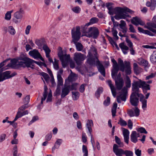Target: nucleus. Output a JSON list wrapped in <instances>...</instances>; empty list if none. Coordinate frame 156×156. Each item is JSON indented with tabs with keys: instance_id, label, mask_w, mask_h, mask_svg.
Segmentation results:
<instances>
[{
	"instance_id": "1",
	"label": "nucleus",
	"mask_w": 156,
	"mask_h": 156,
	"mask_svg": "<svg viewBox=\"0 0 156 156\" xmlns=\"http://www.w3.org/2000/svg\"><path fill=\"white\" fill-rule=\"evenodd\" d=\"M118 64L114 59H112L113 63V69L112 71V76L113 78L115 76L119 70L122 72H125L126 75H130L131 73L130 63L129 62L125 61L124 63L120 58L118 60Z\"/></svg>"
},
{
	"instance_id": "2",
	"label": "nucleus",
	"mask_w": 156,
	"mask_h": 156,
	"mask_svg": "<svg viewBox=\"0 0 156 156\" xmlns=\"http://www.w3.org/2000/svg\"><path fill=\"white\" fill-rule=\"evenodd\" d=\"M112 3H107L106 4V6L108 10V13L110 14H112L114 12H115L116 15L114 16V17L116 20L125 19L127 17H130V16H129L127 12H129L131 13L133 12L132 10L127 7L122 8L117 7L114 9L112 6Z\"/></svg>"
},
{
	"instance_id": "3",
	"label": "nucleus",
	"mask_w": 156,
	"mask_h": 156,
	"mask_svg": "<svg viewBox=\"0 0 156 156\" xmlns=\"http://www.w3.org/2000/svg\"><path fill=\"white\" fill-rule=\"evenodd\" d=\"M33 61L34 60L25 56H20L12 59L11 62L13 67L25 68L31 67Z\"/></svg>"
},
{
	"instance_id": "4",
	"label": "nucleus",
	"mask_w": 156,
	"mask_h": 156,
	"mask_svg": "<svg viewBox=\"0 0 156 156\" xmlns=\"http://www.w3.org/2000/svg\"><path fill=\"white\" fill-rule=\"evenodd\" d=\"M126 76L124 79L126 86L123 87L122 89L120 92V94L116 97L117 101L119 103H121V101H126L127 95V88H130L131 86V80L128 76V75H126Z\"/></svg>"
},
{
	"instance_id": "5",
	"label": "nucleus",
	"mask_w": 156,
	"mask_h": 156,
	"mask_svg": "<svg viewBox=\"0 0 156 156\" xmlns=\"http://www.w3.org/2000/svg\"><path fill=\"white\" fill-rule=\"evenodd\" d=\"M144 28L148 30H145L142 28L138 27V30L140 33L148 35L151 36H154L155 35L152 33V30L156 29V15L154 16L152 19V22H147L144 26Z\"/></svg>"
},
{
	"instance_id": "6",
	"label": "nucleus",
	"mask_w": 156,
	"mask_h": 156,
	"mask_svg": "<svg viewBox=\"0 0 156 156\" xmlns=\"http://www.w3.org/2000/svg\"><path fill=\"white\" fill-rule=\"evenodd\" d=\"M113 151L117 156H122L124 154L126 156H133V152L130 150H124L122 149L118 148L117 145L115 144L113 146Z\"/></svg>"
},
{
	"instance_id": "7",
	"label": "nucleus",
	"mask_w": 156,
	"mask_h": 156,
	"mask_svg": "<svg viewBox=\"0 0 156 156\" xmlns=\"http://www.w3.org/2000/svg\"><path fill=\"white\" fill-rule=\"evenodd\" d=\"M86 33L87 34L85 35L86 37H92L94 39L97 38L99 34L98 30L95 27H90Z\"/></svg>"
},
{
	"instance_id": "8",
	"label": "nucleus",
	"mask_w": 156,
	"mask_h": 156,
	"mask_svg": "<svg viewBox=\"0 0 156 156\" xmlns=\"http://www.w3.org/2000/svg\"><path fill=\"white\" fill-rule=\"evenodd\" d=\"M72 41L75 44L79 40L80 37L81 33L80 32V28L79 26L76 27V30H75L74 28L71 31Z\"/></svg>"
},
{
	"instance_id": "9",
	"label": "nucleus",
	"mask_w": 156,
	"mask_h": 156,
	"mask_svg": "<svg viewBox=\"0 0 156 156\" xmlns=\"http://www.w3.org/2000/svg\"><path fill=\"white\" fill-rule=\"evenodd\" d=\"M144 82L141 80L138 81L134 80L132 83V90L133 91V92L138 95V93H140L139 88L142 87Z\"/></svg>"
},
{
	"instance_id": "10",
	"label": "nucleus",
	"mask_w": 156,
	"mask_h": 156,
	"mask_svg": "<svg viewBox=\"0 0 156 156\" xmlns=\"http://www.w3.org/2000/svg\"><path fill=\"white\" fill-rule=\"evenodd\" d=\"M142 94L140 93H138L137 95L134 92H133L130 95V102L131 105L135 107H137L138 103L139 102V99L136 96L138 97H141Z\"/></svg>"
},
{
	"instance_id": "11",
	"label": "nucleus",
	"mask_w": 156,
	"mask_h": 156,
	"mask_svg": "<svg viewBox=\"0 0 156 156\" xmlns=\"http://www.w3.org/2000/svg\"><path fill=\"white\" fill-rule=\"evenodd\" d=\"M92 51L93 52V54L95 55L94 56L90 52H89L88 55L89 57L87 60V63L91 65L95 64V59L97 60H98L95 55L97 53L96 48L94 47H93L92 48Z\"/></svg>"
},
{
	"instance_id": "12",
	"label": "nucleus",
	"mask_w": 156,
	"mask_h": 156,
	"mask_svg": "<svg viewBox=\"0 0 156 156\" xmlns=\"http://www.w3.org/2000/svg\"><path fill=\"white\" fill-rule=\"evenodd\" d=\"M127 113L130 117H138L140 114V110L137 107L127 110Z\"/></svg>"
},
{
	"instance_id": "13",
	"label": "nucleus",
	"mask_w": 156,
	"mask_h": 156,
	"mask_svg": "<svg viewBox=\"0 0 156 156\" xmlns=\"http://www.w3.org/2000/svg\"><path fill=\"white\" fill-rule=\"evenodd\" d=\"M29 54L35 59H40L43 61L44 60L38 51L36 49L30 51L29 52Z\"/></svg>"
},
{
	"instance_id": "14",
	"label": "nucleus",
	"mask_w": 156,
	"mask_h": 156,
	"mask_svg": "<svg viewBox=\"0 0 156 156\" xmlns=\"http://www.w3.org/2000/svg\"><path fill=\"white\" fill-rule=\"evenodd\" d=\"M85 59L83 55L80 53L76 52L74 55V59L78 65H80L81 62Z\"/></svg>"
},
{
	"instance_id": "15",
	"label": "nucleus",
	"mask_w": 156,
	"mask_h": 156,
	"mask_svg": "<svg viewBox=\"0 0 156 156\" xmlns=\"http://www.w3.org/2000/svg\"><path fill=\"white\" fill-rule=\"evenodd\" d=\"M142 87L144 94H146L145 95L146 99H148L150 94V92L147 93V90H150L151 89L150 85L144 81Z\"/></svg>"
},
{
	"instance_id": "16",
	"label": "nucleus",
	"mask_w": 156,
	"mask_h": 156,
	"mask_svg": "<svg viewBox=\"0 0 156 156\" xmlns=\"http://www.w3.org/2000/svg\"><path fill=\"white\" fill-rule=\"evenodd\" d=\"M131 22L132 24L136 26H137L139 24L141 26L145 25V23L140 18L136 16L133 17L131 20Z\"/></svg>"
},
{
	"instance_id": "17",
	"label": "nucleus",
	"mask_w": 156,
	"mask_h": 156,
	"mask_svg": "<svg viewBox=\"0 0 156 156\" xmlns=\"http://www.w3.org/2000/svg\"><path fill=\"white\" fill-rule=\"evenodd\" d=\"M115 82L117 89L118 90H121L124 85L123 80L121 78H118L115 80Z\"/></svg>"
},
{
	"instance_id": "18",
	"label": "nucleus",
	"mask_w": 156,
	"mask_h": 156,
	"mask_svg": "<svg viewBox=\"0 0 156 156\" xmlns=\"http://www.w3.org/2000/svg\"><path fill=\"white\" fill-rule=\"evenodd\" d=\"M48 90V87H47V86L45 84L44 85V92L43 93V97L41 98V103H40V104H41L42 105L43 101H44L46 99L47 97V100H46L48 102L49 101V94L48 95V96H47L48 94V92L47 91Z\"/></svg>"
},
{
	"instance_id": "19",
	"label": "nucleus",
	"mask_w": 156,
	"mask_h": 156,
	"mask_svg": "<svg viewBox=\"0 0 156 156\" xmlns=\"http://www.w3.org/2000/svg\"><path fill=\"white\" fill-rule=\"evenodd\" d=\"M97 68L99 72L104 77L105 76V69L103 66L100 63L98 60L96 61Z\"/></svg>"
},
{
	"instance_id": "20",
	"label": "nucleus",
	"mask_w": 156,
	"mask_h": 156,
	"mask_svg": "<svg viewBox=\"0 0 156 156\" xmlns=\"http://www.w3.org/2000/svg\"><path fill=\"white\" fill-rule=\"evenodd\" d=\"M70 88V87L69 85L66 86L65 85L64 87L62 89L61 94V98H64L69 94Z\"/></svg>"
},
{
	"instance_id": "21",
	"label": "nucleus",
	"mask_w": 156,
	"mask_h": 156,
	"mask_svg": "<svg viewBox=\"0 0 156 156\" xmlns=\"http://www.w3.org/2000/svg\"><path fill=\"white\" fill-rule=\"evenodd\" d=\"M23 14V10L20 8L19 11H16L14 13V16L16 19L20 20L22 18Z\"/></svg>"
},
{
	"instance_id": "22",
	"label": "nucleus",
	"mask_w": 156,
	"mask_h": 156,
	"mask_svg": "<svg viewBox=\"0 0 156 156\" xmlns=\"http://www.w3.org/2000/svg\"><path fill=\"white\" fill-rule=\"evenodd\" d=\"M129 131L127 129L123 128V134L124 137V140L125 143L128 144L129 140Z\"/></svg>"
},
{
	"instance_id": "23",
	"label": "nucleus",
	"mask_w": 156,
	"mask_h": 156,
	"mask_svg": "<svg viewBox=\"0 0 156 156\" xmlns=\"http://www.w3.org/2000/svg\"><path fill=\"white\" fill-rule=\"evenodd\" d=\"M120 22V23L119 25V27L122 30V33L125 34L127 30V28L126 27V23L123 20H121Z\"/></svg>"
},
{
	"instance_id": "24",
	"label": "nucleus",
	"mask_w": 156,
	"mask_h": 156,
	"mask_svg": "<svg viewBox=\"0 0 156 156\" xmlns=\"http://www.w3.org/2000/svg\"><path fill=\"white\" fill-rule=\"evenodd\" d=\"M119 46L124 54L126 55L128 53L129 48L124 43L122 42L120 43L119 45Z\"/></svg>"
},
{
	"instance_id": "25",
	"label": "nucleus",
	"mask_w": 156,
	"mask_h": 156,
	"mask_svg": "<svg viewBox=\"0 0 156 156\" xmlns=\"http://www.w3.org/2000/svg\"><path fill=\"white\" fill-rule=\"evenodd\" d=\"M107 83L108 84L110 88L113 96L114 97H115L116 94V88H115L113 85L112 83V81L111 80H108L107 81Z\"/></svg>"
},
{
	"instance_id": "26",
	"label": "nucleus",
	"mask_w": 156,
	"mask_h": 156,
	"mask_svg": "<svg viewBox=\"0 0 156 156\" xmlns=\"http://www.w3.org/2000/svg\"><path fill=\"white\" fill-rule=\"evenodd\" d=\"M140 98V101L142 103V108L144 110H146L147 107V100H146V98H144V96L142 94Z\"/></svg>"
},
{
	"instance_id": "27",
	"label": "nucleus",
	"mask_w": 156,
	"mask_h": 156,
	"mask_svg": "<svg viewBox=\"0 0 156 156\" xmlns=\"http://www.w3.org/2000/svg\"><path fill=\"white\" fill-rule=\"evenodd\" d=\"M133 66L134 73L136 74H138L142 71V69L138 66L136 63H134Z\"/></svg>"
},
{
	"instance_id": "28",
	"label": "nucleus",
	"mask_w": 156,
	"mask_h": 156,
	"mask_svg": "<svg viewBox=\"0 0 156 156\" xmlns=\"http://www.w3.org/2000/svg\"><path fill=\"white\" fill-rule=\"evenodd\" d=\"M131 141L134 143H136L138 141L136 135V131H133L130 135Z\"/></svg>"
},
{
	"instance_id": "29",
	"label": "nucleus",
	"mask_w": 156,
	"mask_h": 156,
	"mask_svg": "<svg viewBox=\"0 0 156 156\" xmlns=\"http://www.w3.org/2000/svg\"><path fill=\"white\" fill-rule=\"evenodd\" d=\"M98 21V19L97 17H92L90 20L89 22L85 25L84 27L85 28L86 27H88L90 24L97 23Z\"/></svg>"
},
{
	"instance_id": "30",
	"label": "nucleus",
	"mask_w": 156,
	"mask_h": 156,
	"mask_svg": "<svg viewBox=\"0 0 156 156\" xmlns=\"http://www.w3.org/2000/svg\"><path fill=\"white\" fill-rule=\"evenodd\" d=\"M93 123L92 120H88L86 125V126L88 129L89 133H92V131L91 128L92 126H93Z\"/></svg>"
},
{
	"instance_id": "31",
	"label": "nucleus",
	"mask_w": 156,
	"mask_h": 156,
	"mask_svg": "<svg viewBox=\"0 0 156 156\" xmlns=\"http://www.w3.org/2000/svg\"><path fill=\"white\" fill-rule=\"evenodd\" d=\"M115 139L116 143L118 145H117L118 148H119V147H123L124 144L123 143L121 142L120 139L117 136H115Z\"/></svg>"
},
{
	"instance_id": "32",
	"label": "nucleus",
	"mask_w": 156,
	"mask_h": 156,
	"mask_svg": "<svg viewBox=\"0 0 156 156\" xmlns=\"http://www.w3.org/2000/svg\"><path fill=\"white\" fill-rule=\"evenodd\" d=\"M35 43L39 47L43 46L45 43V41L44 39L37 40L35 41Z\"/></svg>"
},
{
	"instance_id": "33",
	"label": "nucleus",
	"mask_w": 156,
	"mask_h": 156,
	"mask_svg": "<svg viewBox=\"0 0 156 156\" xmlns=\"http://www.w3.org/2000/svg\"><path fill=\"white\" fill-rule=\"evenodd\" d=\"M10 73L11 72L10 71H7L2 73L4 80L10 78Z\"/></svg>"
},
{
	"instance_id": "34",
	"label": "nucleus",
	"mask_w": 156,
	"mask_h": 156,
	"mask_svg": "<svg viewBox=\"0 0 156 156\" xmlns=\"http://www.w3.org/2000/svg\"><path fill=\"white\" fill-rule=\"evenodd\" d=\"M39 74L43 77L45 81L47 83L48 82L49 76L47 73L43 72H41L39 73Z\"/></svg>"
},
{
	"instance_id": "35",
	"label": "nucleus",
	"mask_w": 156,
	"mask_h": 156,
	"mask_svg": "<svg viewBox=\"0 0 156 156\" xmlns=\"http://www.w3.org/2000/svg\"><path fill=\"white\" fill-rule=\"evenodd\" d=\"M57 79L58 80L57 86H60L63 85V81L62 78L60 74H58L57 75Z\"/></svg>"
},
{
	"instance_id": "36",
	"label": "nucleus",
	"mask_w": 156,
	"mask_h": 156,
	"mask_svg": "<svg viewBox=\"0 0 156 156\" xmlns=\"http://www.w3.org/2000/svg\"><path fill=\"white\" fill-rule=\"evenodd\" d=\"M103 91V89L101 87H99L97 90L95 94V96L97 98L99 97L100 95L101 94Z\"/></svg>"
},
{
	"instance_id": "37",
	"label": "nucleus",
	"mask_w": 156,
	"mask_h": 156,
	"mask_svg": "<svg viewBox=\"0 0 156 156\" xmlns=\"http://www.w3.org/2000/svg\"><path fill=\"white\" fill-rule=\"evenodd\" d=\"M43 49L45 52L46 57L49 59V48L45 44L43 46Z\"/></svg>"
},
{
	"instance_id": "38",
	"label": "nucleus",
	"mask_w": 156,
	"mask_h": 156,
	"mask_svg": "<svg viewBox=\"0 0 156 156\" xmlns=\"http://www.w3.org/2000/svg\"><path fill=\"white\" fill-rule=\"evenodd\" d=\"M8 31L12 35H14L16 33V31L12 26H9L8 27Z\"/></svg>"
},
{
	"instance_id": "39",
	"label": "nucleus",
	"mask_w": 156,
	"mask_h": 156,
	"mask_svg": "<svg viewBox=\"0 0 156 156\" xmlns=\"http://www.w3.org/2000/svg\"><path fill=\"white\" fill-rule=\"evenodd\" d=\"M112 32L114 39L116 40H118L119 37L117 35L118 32L116 30L114 29V27L112 28Z\"/></svg>"
},
{
	"instance_id": "40",
	"label": "nucleus",
	"mask_w": 156,
	"mask_h": 156,
	"mask_svg": "<svg viewBox=\"0 0 156 156\" xmlns=\"http://www.w3.org/2000/svg\"><path fill=\"white\" fill-rule=\"evenodd\" d=\"M73 97L74 100H76L78 99L79 98L80 94L77 91L72 92Z\"/></svg>"
},
{
	"instance_id": "41",
	"label": "nucleus",
	"mask_w": 156,
	"mask_h": 156,
	"mask_svg": "<svg viewBox=\"0 0 156 156\" xmlns=\"http://www.w3.org/2000/svg\"><path fill=\"white\" fill-rule=\"evenodd\" d=\"M49 76L51 77V82L52 84V86L54 87L56 85V83H55L54 77L53 76L52 72L51 70L49 69Z\"/></svg>"
},
{
	"instance_id": "42",
	"label": "nucleus",
	"mask_w": 156,
	"mask_h": 156,
	"mask_svg": "<svg viewBox=\"0 0 156 156\" xmlns=\"http://www.w3.org/2000/svg\"><path fill=\"white\" fill-rule=\"evenodd\" d=\"M82 151L84 154L83 156H88V151L87 146L85 145H83L82 147Z\"/></svg>"
},
{
	"instance_id": "43",
	"label": "nucleus",
	"mask_w": 156,
	"mask_h": 156,
	"mask_svg": "<svg viewBox=\"0 0 156 156\" xmlns=\"http://www.w3.org/2000/svg\"><path fill=\"white\" fill-rule=\"evenodd\" d=\"M71 73L69 76L68 77V80L70 81H72L73 80L74 78L76 76L75 74L73 73L71 70H70Z\"/></svg>"
},
{
	"instance_id": "44",
	"label": "nucleus",
	"mask_w": 156,
	"mask_h": 156,
	"mask_svg": "<svg viewBox=\"0 0 156 156\" xmlns=\"http://www.w3.org/2000/svg\"><path fill=\"white\" fill-rule=\"evenodd\" d=\"M72 10L75 13H78L80 12L81 9L79 6H77L73 8Z\"/></svg>"
},
{
	"instance_id": "45",
	"label": "nucleus",
	"mask_w": 156,
	"mask_h": 156,
	"mask_svg": "<svg viewBox=\"0 0 156 156\" xmlns=\"http://www.w3.org/2000/svg\"><path fill=\"white\" fill-rule=\"evenodd\" d=\"M118 123L120 124L122 126H125L127 124V122L121 118H120V120Z\"/></svg>"
},
{
	"instance_id": "46",
	"label": "nucleus",
	"mask_w": 156,
	"mask_h": 156,
	"mask_svg": "<svg viewBox=\"0 0 156 156\" xmlns=\"http://www.w3.org/2000/svg\"><path fill=\"white\" fill-rule=\"evenodd\" d=\"M58 62V60L54 58V62H53V65L54 68L56 70L58 69L59 68Z\"/></svg>"
},
{
	"instance_id": "47",
	"label": "nucleus",
	"mask_w": 156,
	"mask_h": 156,
	"mask_svg": "<svg viewBox=\"0 0 156 156\" xmlns=\"http://www.w3.org/2000/svg\"><path fill=\"white\" fill-rule=\"evenodd\" d=\"M76 49L77 51H81L83 48V46L80 43H77L76 44Z\"/></svg>"
},
{
	"instance_id": "48",
	"label": "nucleus",
	"mask_w": 156,
	"mask_h": 156,
	"mask_svg": "<svg viewBox=\"0 0 156 156\" xmlns=\"http://www.w3.org/2000/svg\"><path fill=\"white\" fill-rule=\"evenodd\" d=\"M137 131L141 133H144L145 134H147V132L146 131L145 129L143 127H140L136 129Z\"/></svg>"
},
{
	"instance_id": "49",
	"label": "nucleus",
	"mask_w": 156,
	"mask_h": 156,
	"mask_svg": "<svg viewBox=\"0 0 156 156\" xmlns=\"http://www.w3.org/2000/svg\"><path fill=\"white\" fill-rule=\"evenodd\" d=\"M62 140L61 139H59L55 143L54 145L55 147L56 148H58L62 143Z\"/></svg>"
},
{
	"instance_id": "50",
	"label": "nucleus",
	"mask_w": 156,
	"mask_h": 156,
	"mask_svg": "<svg viewBox=\"0 0 156 156\" xmlns=\"http://www.w3.org/2000/svg\"><path fill=\"white\" fill-rule=\"evenodd\" d=\"M151 9L152 10H154L155 9L156 4V1L155 0H151Z\"/></svg>"
},
{
	"instance_id": "51",
	"label": "nucleus",
	"mask_w": 156,
	"mask_h": 156,
	"mask_svg": "<svg viewBox=\"0 0 156 156\" xmlns=\"http://www.w3.org/2000/svg\"><path fill=\"white\" fill-rule=\"evenodd\" d=\"M150 61L151 62L153 63H156V56L154 55H152L150 57Z\"/></svg>"
},
{
	"instance_id": "52",
	"label": "nucleus",
	"mask_w": 156,
	"mask_h": 156,
	"mask_svg": "<svg viewBox=\"0 0 156 156\" xmlns=\"http://www.w3.org/2000/svg\"><path fill=\"white\" fill-rule=\"evenodd\" d=\"M110 103V99L109 97H107V99L104 102V104L105 106H108Z\"/></svg>"
},
{
	"instance_id": "53",
	"label": "nucleus",
	"mask_w": 156,
	"mask_h": 156,
	"mask_svg": "<svg viewBox=\"0 0 156 156\" xmlns=\"http://www.w3.org/2000/svg\"><path fill=\"white\" fill-rule=\"evenodd\" d=\"M126 41L127 43V45L130 48L133 47V43L128 38H126Z\"/></svg>"
},
{
	"instance_id": "54",
	"label": "nucleus",
	"mask_w": 156,
	"mask_h": 156,
	"mask_svg": "<svg viewBox=\"0 0 156 156\" xmlns=\"http://www.w3.org/2000/svg\"><path fill=\"white\" fill-rule=\"evenodd\" d=\"M11 17V15L8 12L6 13L5 15V19L7 20H10Z\"/></svg>"
},
{
	"instance_id": "55",
	"label": "nucleus",
	"mask_w": 156,
	"mask_h": 156,
	"mask_svg": "<svg viewBox=\"0 0 156 156\" xmlns=\"http://www.w3.org/2000/svg\"><path fill=\"white\" fill-rule=\"evenodd\" d=\"M156 75V73H152L150 75L147 76L146 77V80H149L150 79L152 78L155 76Z\"/></svg>"
},
{
	"instance_id": "56",
	"label": "nucleus",
	"mask_w": 156,
	"mask_h": 156,
	"mask_svg": "<svg viewBox=\"0 0 156 156\" xmlns=\"http://www.w3.org/2000/svg\"><path fill=\"white\" fill-rule=\"evenodd\" d=\"M6 137V135L5 134L3 133L0 136V143H2L4 141Z\"/></svg>"
},
{
	"instance_id": "57",
	"label": "nucleus",
	"mask_w": 156,
	"mask_h": 156,
	"mask_svg": "<svg viewBox=\"0 0 156 156\" xmlns=\"http://www.w3.org/2000/svg\"><path fill=\"white\" fill-rule=\"evenodd\" d=\"M82 140L83 142L84 143H85L87 141V137L86 134L83 132L82 134Z\"/></svg>"
},
{
	"instance_id": "58",
	"label": "nucleus",
	"mask_w": 156,
	"mask_h": 156,
	"mask_svg": "<svg viewBox=\"0 0 156 156\" xmlns=\"http://www.w3.org/2000/svg\"><path fill=\"white\" fill-rule=\"evenodd\" d=\"M44 2L45 4L44 6V9L46 10H48V6L49 5V0H44Z\"/></svg>"
},
{
	"instance_id": "59",
	"label": "nucleus",
	"mask_w": 156,
	"mask_h": 156,
	"mask_svg": "<svg viewBox=\"0 0 156 156\" xmlns=\"http://www.w3.org/2000/svg\"><path fill=\"white\" fill-rule=\"evenodd\" d=\"M13 150V156H17L18 153L17 146H15Z\"/></svg>"
},
{
	"instance_id": "60",
	"label": "nucleus",
	"mask_w": 156,
	"mask_h": 156,
	"mask_svg": "<svg viewBox=\"0 0 156 156\" xmlns=\"http://www.w3.org/2000/svg\"><path fill=\"white\" fill-rule=\"evenodd\" d=\"M58 55L59 58L60 59L63 58L64 57V55H63V51H58Z\"/></svg>"
},
{
	"instance_id": "61",
	"label": "nucleus",
	"mask_w": 156,
	"mask_h": 156,
	"mask_svg": "<svg viewBox=\"0 0 156 156\" xmlns=\"http://www.w3.org/2000/svg\"><path fill=\"white\" fill-rule=\"evenodd\" d=\"M77 84L76 83H74L72 84L71 87V90H76L77 89Z\"/></svg>"
},
{
	"instance_id": "62",
	"label": "nucleus",
	"mask_w": 156,
	"mask_h": 156,
	"mask_svg": "<svg viewBox=\"0 0 156 156\" xmlns=\"http://www.w3.org/2000/svg\"><path fill=\"white\" fill-rule=\"evenodd\" d=\"M129 30L131 32L133 33H135L136 32V30H135L134 27L132 25L130 24L129 25Z\"/></svg>"
},
{
	"instance_id": "63",
	"label": "nucleus",
	"mask_w": 156,
	"mask_h": 156,
	"mask_svg": "<svg viewBox=\"0 0 156 156\" xmlns=\"http://www.w3.org/2000/svg\"><path fill=\"white\" fill-rule=\"evenodd\" d=\"M140 62L141 64L144 66H147L148 64V62L144 59H142Z\"/></svg>"
},
{
	"instance_id": "64",
	"label": "nucleus",
	"mask_w": 156,
	"mask_h": 156,
	"mask_svg": "<svg viewBox=\"0 0 156 156\" xmlns=\"http://www.w3.org/2000/svg\"><path fill=\"white\" fill-rule=\"evenodd\" d=\"M135 154L137 156H141V151L139 149H137L135 150Z\"/></svg>"
}]
</instances>
